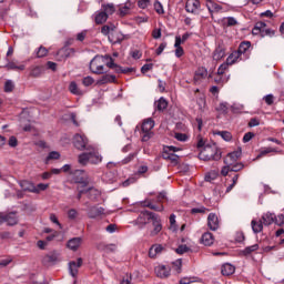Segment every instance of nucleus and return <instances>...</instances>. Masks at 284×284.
<instances>
[{"mask_svg": "<svg viewBox=\"0 0 284 284\" xmlns=\"http://www.w3.org/2000/svg\"><path fill=\"white\" fill-rule=\"evenodd\" d=\"M250 48H252V42L243 41L240 43L239 49L235 51L240 57H243L244 60L250 59Z\"/></svg>", "mask_w": 284, "mask_h": 284, "instance_id": "obj_11", "label": "nucleus"}, {"mask_svg": "<svg viewBox=\"0 0 284 284\" xmlns=\"http://www.w3.org/2000/svg\"><path fill=\"white\" fill-rule=\"evenodd\" d=\"M152 37H153L154 39H161V28H159V29H153V31H152Z\"/></svg>", "mask_w": 284, "mask_h": 284, "instance_id": "obj_64", "label": "nucleus"}, {"mask_svg": "<svg viewBox=\"0 0 284 284\" xmlns=\"http://www.w3.org/2000/svg\"><path fill=\"white\" fill-rule=\"evenodd\" d=\"M175 139H176V141L185 142V141H187V134H185V133H175Z\"/></svg>", "mask_w": 284, "mask_h": 284, "instance_id": "obj_63", "label": "nucleus"}, {"mask_svg": "<svg viewBox=\"0 0 284 284\" xmlns=\"http://www.w3.org/2000/svg\"><path fill=\"white\" fill-rule=\"evenodd\" d=\"M116 27L114 26H108V24H104L102 28H101V32L104 34V37H108V34H110V32H114V29Z\"/></svg>", "mask_w": 284, "mask_h": 284, "instance_id": "obj_46", "label": "nucleus"}, {"mask_svg": "<svg viewBox=\"0 0 284 284\" xmlns=\"http://www.w3.org/2000/svg\"><path fill=\"white\" fill-rule=\"evenodd\" d=\"M3 223H7L9 227H12L19 223V217H17V211L3 213L0 212V225H3Z\"/></svg>", "mask_w": 284, "mask_h": 284, "instance_id": "obj_4", "label": "nucleus"}, {"mask_svg": "<svg viewBox=\"0 0 284 284\" xmlns=\"http://www.w3.org/2000/svg\"><path fill=\"white\" fill-rule=\"evenodd\" d=\"M207 227L212 230V232H216L220 227L219 215L216 213H210L207 216Z\"/></svg>", "mask_w": 284, "mask_h": 284, "instance_id": "obj_14", "label": "nucleus"}, {"mask_svg": "<svg viewBox=\"0 0 284 284\" xmlns=\"http://www.w3.org/2000/svg\"><path fill=\"white\" fill-rule=\"evenodd\" d=\"M232 172V165L225 164V166L222 168L221 170V175L222 176H227Z\"/></svg>", "mask_w": 284, "mask_h": 284, "instance_id": "obj_55", "label": "nucleus"}, {"mask_svg": "<svg viewBox=\"0 0 284 284\" xmlns=\"http://www.w3.org/2000/svg\"><path fill=\"white\" fill-rule=\"evenodd\" d=\"M169 161H170V163H172V165H178L179 164V155L171 153Z\"/></svg>", "mask_w": 284, "mask_h": 284, "instance_id": "obj_61", "label": "nucleus"}, {"mask_svg": "<svg viewBox=\"0 0 284 284\" xmlns=\"http://www.w3.org/2000/svg\"><path fill=\"white\" fill-rule=\"evenodd\" d=\"M93 84H94V78L88 75L82 79V85H84V88H90V85H93Z\"/></svg>", "mask_w": 284, "mask_h": 284, "instance_id": "obj_45", "label": "nucleus"}, {"mask_svg": "<svg viewBox=\"0 0 284 284\" xmlns=\"http://www.w3.org/2000/svg\"><path fill=\"white\" fill-rule=\"evenodd\" d=\"M143 206L149 207V210H153L154 212H163L165 210L163 204H154V200L144 201Z\"/></svg>", "mask_w": 284, "mask_h": 284, "instance_id": "obj_18", "label": "nucleus"}, {"mask_svg": "<svg viewBox=\"0 0 284 284\" xmlns=\"http://www.w3.org/2000/svg\"><path fill=\"white\" fill-rule=\"evenodd\" d=\"M59 159H61V153L57 151H51L45 158L44 163L45 165H48V163H50L51 161H59Z\"/></svg>", "mask_w": 284, "mask_h": 284, "instance_id": "obj_35", "label": "nucleus"}, {"mask_svg": "<svg viewBox=\"0 0 284 284\" xmlns=\"http://www.w3.org/2000/svg\"><path fill=\"white\" fill-rule=\"evenodd\" d=\"M275 225H284V215L280 214V215H275V220H274Z\"/></svg>", "mask_w": 284, "mask_h": 284, "instance_id": "obj_60", "label": "nucleus"}, {"mask_svg": "<svg viewBox=\"0 0 284 284\" xmlns=\"http://www.w3.org/2000/svg\"><path fill=\"white\" fill-rule=\"evenodd\" d=\"M100 194L101 193L99 192V190H97L94 187L87 189V196H88V199H90V201H97V199H99Z\"/></svg>", "mask_w": 284, "mask_h": 284, "instance_id": "obj_33", "label": "nucleus"}, {"mask_svg": "<svg viewBox=\"0 0 284 284\" xmlns=\"http://www.w3.org/2000/svg\"><path fill=\"white\" fill-rule=\"evenodd\" d=\"M43 57H48V50L45 49V47L41 45L37 51V58L43 59Z\"/></svg>", "mask_w": 284, "mask_h": 284, "instance_id": "obj_48", "label": "nucleus"}, {"mask_svg": "<svg viewBox=\"0 0 284 284\" xmlns=\"http://www.w3.org/2000/svg\"><path fill=\"white\" fill-rule=\"evenodd\" d=\"M225 58V48L217 47L213 53L214 61H221V59Z\"/></svg>", "mask_w": 284, "mask_h": 284, "instance_id": "obj_32", "label": "nucleus"}, {"mask_svg": "<svg viewBox=\"0 0 284 284\" xmlns=\"http://www.w3.org/2000/svg\"><path fill=\"white\" fill-rule=\"evenodd\" d=\"M165 201H168V195H165V192H160L156 196L155 203H158V205H163Z\"/></svg>", "mask_w": 284, "mask_h": 284, "instance_id": "obj_44", "label": "nucleus"}, {"mask_svg": "<svg viewBox=\"0 0 284 284\" xmlns=\"http://www.w3.org/2000/svg\"><path fill=\"white\" fill-rule=\"evenodd\" d=\"M213 74H214V71L210 72L207 75V69L205 67H200L196 69L194 73L193 81L194 83H199L204 79H212Z\"/></svg>", "mask_w": 284, "mask_h": 284, "instance_id": "obj_8", "label": "nucleus"}, {"mask_svg": "<svg viewBox=\"0 0 284 284\" xmlns=\"http://www.w3.org/2000/svg\"><path fill=\"white\" fill-rule=\"evenodd\" d=\"M153 230L150 232V236H158L159 233L163 230V224L161 223V216L159 214H154L153 219H151Z\"/></svg>", "mask_w": 284, "mask_h": 284, "instance_id": "obj_10", "label": "nucleus"}, {"mask_svg": "<svg viewBox=\"0 0 284 284\" xmlns=\"http://www.w3.org/2000/svg\"><path fill=\"white\" fill-rule=\"evenodd\" d=\"M44 72H45V67L43 65L32 67L30 69L29 77H31L32 79H39V77H41Z\"/></svg>", "mask_w": 284, "mask_h": 284, "instance_id": "obj_20", "label": "nucleus"}, {"mask_svg": "<svg viewBox=\"0 0 284 284\" xmlns=\"http://www.w3.org/2000/svg\"><path fill=\"white\" fill-rule=\"evenodd\" d=\"M201 243L206 247L214 245V235L211 232H205L201 237Z\"/></svg>", "mask_w": 284, "mask_h": 284, "instance_id": "obj_21", "label": "nucleus"}, {"mask_svg": "<svg viewBox=\"0 0 284 284\" xmlns=\"http://www.w3.org/2000/svg\"><path fill=\"white\" fill-rule=\"evenodd\" d=\"M81 243H83V239L81 237H72L67 242V247L72 252H77L81 247Z\"/></svg>", "mask_w": 284, "mask_h": 284, "instance_id": "obj_16", "label": "nucleus"}, {"mask_svg": "<svg viewBox=\"0 0 284 284\" xmlns=\"http://www.w3.org/2000/svg\"><path fill=\"white\" fill-rule=\"evenodd\" d=\"M154 272L158 278H170L172 268H170V266L159 265L155 267Z\"/></svg>", "mask_w": 284, "mask_h": 284, "instance_id": "obj_13", "label": "nucleus"}, {"mask_svg": "<svg viewBox=\"0 0 284 284\" xmlns=\"http://www.w3.org/2000/svg\"><path fill=\"white\" fill-rule=\"evenodd\" d=\"M103 161V156L99 154V151L93 150L89 152V163H92V165H99Z\"/></svg>", "mask_w": 284, "mask_h": 284, "instance_id": "obj_19", "label": "nucleus"}, {"mask_svg": "<svg viewBox=\"0 0 284 284\" xmlns=\"http://www.w3.org/2000/svg\"><path fill=\"white\" fill-rule=\"evenodd\" d=\"M136 156V153H131L129 154L126 158H124L122 161H121V164L122 165H128V163H132V161H134V158Z\"/></svg>", "mask_w": 284, "mask_h": 284, "instance_id": "obj_50", "label": "nucleus"}, {"mask_svg": "<svg viewBox=\"0 0 284 284\" xmlns=\"http://www.w3.org/2000/svg\"><path fill=\"white\" fill-rule=\"evenodd\" d=\"M7 70H26V65L21 64V65H17L14 62H9L6 65Z\"/></svg>", "mask_w": 284, "mask_h": 284, "instance_id": "obj_43", "label": "nucleus"}, {"mask_svg": "<svg viewBox=\"0 0 284 284\" xmlns=\"http://www.w3.org/2000/svg\"><path fill=\"white\" fill-rule=\"evenodd\" d=\"M234 272H236V267H234V265H232L230 263L222 265L221 273L223 276H232V274H234Z\"/></svg>", "mask_w": 284, "mask_h": 284, "instance_id": "obj_26", "label": "nucleus"}, {"mask_svg": "<svg viewBox=\"0 0 284 284\" xmlns=\"http://www.w3.org/2000/svg\"><path fill=\"white\" fill-rule=\"evenodd\" d=\"M103 12L106 13V17H110V14H114L116 9L114 8V4H103Z\"/></svg>", "mask_w": 284, "mask_h": 284, "instance_id": "obj_40", "label": "nucleus"}, {"mask_svg": "<svg viewBox=\"0 0 284 284\" xmlns=\"http://www.w3.org/2000/svg\"><path fill=\"white\" fill-rule=\"evenodd\" d=\"M60 52H64L65 59L74 57L77 50L74 48H62Z\"/></svg>", "mask_w": 284, "mask_h": 284, "instance_id": "obj_41", "label": "nucleus"}, {"mask_svg": "<svg viewBox=\"0 0 284 284\" xmlns=\"http://www.w3.org/2000/svg\"><path fill=\"white\" fill-rule=\"evenodd\" d=\"M276 219V215L274 213H266L262 216V223L263 225H272Z\"/></svg>", "mask_w": 284, "mask_h": 284, "instance_id": "obj_31", "label": "nucleus"}, {"mask_svg": "<svg viewBox=\"0 0 284 284\" xmlns=\"http://www.w3.org/2000/svg\"><path fill=\"white\" fill-rule=\"evenodd\" d=\"M217 134L222 136L224 141H230L232 139V133L230 131H219Z\"/></svg>", "mask_w": 284, "mask_h": 284, "instance_id": "obj_52", "label": "nucleus"}, {"mask_svg": "<svg viewBox=\"0 0 284 284\" xmlns=\"http://www.w3.org/2000/svg\"><path fill=\"white\" fill-rule=\"evenodd\" d=\"M241 156V151H234L229 153L225 158H224V165H232V163H236V161H239Z\"/></svg>", "mask_w": 284, "mask_h": 284, "instance_id": "obj_17", "label": "nucleus"}, {"mask_svg": "<svg viewBox=\"0 0 284 284\" xmlns=\"http://www.w3.org/2000/svg\"><path fill=\"white\" fill-rule=\"evenodd\" d=\"M100 85H105L108 83H116V75L114 74H104L101 77V79L98 81Z\"/></svg>", "mask_w": 284, "mask_h": 284, "instance_id": "obj_23", "label": "nucleus"}, {"mask_svg": "<svg viewBox=\"0 0 284 284\" xmlns=\"http://www.w3.org/2000/svg\"><path fill=\"white\" fill-rule=\"evenodd\" d=\"M12 90H14V84L12 83L11 80H8L4 83V92H12Z\"/></svg>", "mask_w": 284, "mask_h": 284, "instance_id": "obj_56", "label": "nucleus"}, {"mask_svg": "<svg viewBox=\"0 0 284 284\" xmlns=\"http://www.w3.org/2000/svg\"><path fill=\"white\" fill-rule=\"evenodd\" d=\"M236 183H239V174H235L232 178V184L226 187V193L232 192V190H234V186L236 185Z\"/></svg>", "mask_w": 284, "mask_h": 284, "instance_id": "obj_51", "label": "nucleus"}, {"mask_svg": "<svg viewBox=\"0 0 284 284\" xmlns=\"http://www.w3.org/2000/svg\"><path fill=\"white\" fill-rule=\"evenodd\" d=\"M59 261V256L55 253L48 254L42 258L43 265H52V263H57Z\"/></svg>", "mask_w": 284, "mask_h": 284, "instance_id": "obj_29", "label": "nucleus"}, {"mask_svg": "<svg viewBox=\"0 0 284 284\" xmlns=\"http://www.w3.org/2000/svg\"><path fill=\"white\" fill-rule=\"evenodd\" d=\"M223 158V152L216 145V143L213 144H206L199 153L197 159L200 161H221Z\"/></svg>", "mask_w": 284, "mask_h": 284, "instance_id": "obj_2", "label": "nucleus"}, {"mask_svg": "<svg viewBox=\"0 0 284 284\" xmlns=\"http://www.w3.org/2000/svg\"><path fill=\"white\" fill-rule=\"evenodd\" d=\"M201 8V1L199 0H186L185 10L191 14H196V11Z\"/></svg>", "mask_w": 284, "mask_h": 284, "instance_id": "obj_15", "label": "nucleus"}, {"mask_svg": "<svg viewBox=\"0 0 284 284\" xmlns=\"http://www.w3.org/2000/svg\"><path fill=\"white\" fill-rule=\"evenodd\" d=\"M114 65V59L110 55H95L90 64L89 70L92 74H108V68Z\"/></svg>", "mask_w": 284, "mask_h": 284, "instance_id": "obj_1", "label": "nucleus"}, {"mask_svg": "<svg viewBox=\"0 0 284 284\" xmlns=\"http://www.w3.org/2000/svg\"><path fill=\"white\" fill-rule=\"evenodd\" d=\"M223 26H226V28H232L234 26H239V21L234 19V17H227L222 20Z\"/></svg>", "mask_w": 284, "mask_h": 284, "instance_id": "obj_38", "label": "nucleus"}, {"mask_svg": "<svg viewBox=\"0 0 284 284\" xmlns=\"http://www.w3.org/2000/svg\"><path fill=\"white\" fill-rule=\"evenodd\" d=\"M77 216H79V212H77L75 209L69 210V212H68V217H69L71 221H74V219H77Z\"/></svg>", "mask_w": 284, "mask_h": 284, "instance_id": "obj_57", "label": "nucleus"}, {"mask_svg": "<svg viewBox=\"0 0 284 284\" xmlns=\"http://www.w3.org/2000/svg\"><path fill=\"white\" fill-rule=\"evenodd\" d=\"M108 21V13L104 11H100L95 14V23L98 26H101L102 23H105Z\"/></svg>", "mask_w": 284, "mask_h": 284, "instance_id": "obj_36", "label": "nucleus"}, {"mask_svg": "<svg viewBox=\"0 0 284 284\" xmlns=\"http://www.w3.org/2000/svg\"><path fill=\"white\" fill-rule=\"evenodd\" d=\"M154 10L158 14H165V10H163V4H161L159 1L154 2Z\"/></svg>", "mask_w": 284, "mask_h": 284, "instance_id": "obj_53", "label": "nucleus"}, {"mask_svg": "<svg viewBox=\"0 0 284 284\" xmlns=\"http://www.w3.org/2000/svg\"><path fill=\"white\" fill-rule=\"evenodd\" d=\"M243 168H245V164L244 163H232L231 165V172H241V170H243Z\"/></svg>", "mask_w": 284, "mask_h": 284, "instance_id": "obj_47", "label": "nucleus"}, {"mask_svg": "<svg viewBox=\"0 0 284 284\" xmlns=\"http://www.w3.org/2000/svg\"><path fill=\"white\" fill-rule=\"evenodd\" d=\"M258 244H253L251 246H246L244 250L240 252V256H250L253 252H258Z\"/></svg>", "mask_w": 284, "mask_h": 284, "instance_id": "obj_27", "label": "nucleus"}, {"mask_svg": "<svg viewBox=\"0 0 284 284\" xmlns=\"http://www.w3.org/2000/svg\"><path fill=\"white\" fill-rule=\"evenodd\" d=\"M245 60L242 55H240L236 51H233L226 59V63L229 65H234V63H237V61Z\"/></svg>", "mask_w": 284, "mask_h": 284, "instance_id": "obj_25", "label": "nucleus"}, {"mask_svg": "<svg viewBox=\"0 0 284 284\" xmlns=\"http://www.w3.org/2000/svg\"><path fill=\"white\" fill-rule=\"evenodd\" d=\"M72 183H78V185H82L83 187H88V173L83 170H75L72 173Z\"/></svg>", "mask_w": 284, "mask_h": 284, "instance_id": "obj_5", "label": "nucleus"}, {"mask_svg": "<svg viewBox=\"0 0 284 284\" xmlns=\"http://www.w3.org/2000/svg\"><path fill=\"white\" fill-rule=\"evenodd\" d=\"M102 214H105V209L103 207L92 206L89 210V219H97L98 216H102Z\"/></svg>", "mask_w": 284, "mask_h": 284, "instance_id": "obj_24", "label": "nucleus"}, {"mask_svg": "<svg viewBox=\"0 0 284 284\" xmlns=\"http://www.w3.org/2000/svg\"><path fill=\"white\" fill-rule=\"evenodd\" d=\"M152 68H154L153 63H146L141 68V72L142 74H146V72H150V70H152Z\"/></svg>", "mask_w": 284, "mask_h": 284, "instance_id": "obj_58", "label": "nucleus"}, {"mask_svg": "<svg viewBox=\"0 0 284 284\" xmlns=\"http://www.w3.org/2000/svg\"><path fill=\"white\" fill-rule=\"evenodd\" d=\"M205 212H210V210L205 206L194 207L191 210V214H205Z\"/></svg>", "mask_w": 284, "mask_h": 284, "instance_id": "obj_49", "label": "nucleus"}, {"mask_svg": "<svg viewBox=\"0 0 284 284\" xmlns=\"http://www.w3.org/2000/svg\"><path fill=\"white\" fill-rule=\"evenodd\" d=\"M83 266V258L79 257L77 262H69V272L73 278L79 276V268Z\"/></svg>", "mask_w": 284, "mask_h": 284, "instance_id": "obj_12", "label": "nucleus"}, {"mask_svg": "<svg viewBox=\"0 0 284 284\" xmlns=\"http://www.w3.org/2000/svg\"><path fill=\"white\" fill-rule=\"evenodd\" d=\"M154 212L151 211H142L138 219L135 220V223L139 225L140 230L142 227H145L150 221L154 219Z\"/></svg>", "mask_w": 284, "mask_h": 284, "instance_id": "obj_7", "label": "nucleus"}, {"mask_svg": "<svg viewBox=\"0 0 284 284\" xmlns=\"http://www.w3.org/2000/svg\"><path fill=\"white\" fill-rule=\"evenodd\" d=\"M9 145L10 148H17V145H19V140H17V136L12 135L9 138Z\"/></svg>", "mask_w": 284, "mask_h": 284, "instance_id": "obj_59", "label": "nucleus"}, {"mask_svg": "<svg viewBox=\"0 0 284 284\" xmlns=\"http://www.w3.org/2000/svg\"><path fill=\"white\" fill-rule=\"evenodd\" d=\"M78 162L80 165H88V163H90V152L80 154L78 156Z\"/></svg>", "mask_w": 284, "mask_h": 284, "instance_id": "obj_39", "label": "nucleus"}, {"mask_svg": "<svg viewBox=\"0 0 284 284\" xmlns=\"http://www.w3.org/2000/svg\"><path fill=\"white\" fill-rule=\"evenodd\" d=\"M154 129V120L152 119H146L143 121L142 123V141L146 142L150 141V139H152V130Z\"/></svg>", "mask_w": 284, "mask_h": 284, "instance_id": "obj_6", "label": "nucleus"}, {"mask_svg": "<svg viewBox=\"0 0 284 284\" xmlns=\"http://www.w3.org/2000/svg\"><path fill=\"white\" fill-rule=\"evenodd\" d=\"M251 225H252V230L255 234H258V232H263V221H256V220H253L251 222Z\"/></svg>", "mask_w": 284, "mask_h": 284, "instance_id": "obj_37", "label": "nucleus"}, {"mask_svg": "<svg viewBox=\"0 0 284 284\" xmlns=\"http://www.w3.org/2000/svg\"><path fill=\"white\" fill-rule=\"evenodd\" d=\"M173 152H179V149L176 146L164 148V150L162 152V159H164V161H169V159Z\"/></svg>", "mask_w": 284, "mask_h": 284, "instance_id": "obj_30", "label": "nucleus"}, {"mask_svg": "<svg viewBox=\"0 0 284 284\" xmlns=\"http://www.w3.org/2000/svg\"><path fill=\"white\" fill-rule=\"evenodd\" d=\"M173 265L175 267V272H178V274H181L182 267H183V261L176 260L175 262H173Z\"/></svg>", "mask_w": 284, "mask_h": 284, "instance_id": "obj_54", "label": "nucleus"}, {"mask_svg": "<svg viewBox=\"0 0 284 284\" xmlns=\"http://www.w3.org/2000/svg\"><path fill=\"white\" fill-rule=\"evenodd\" d=\"M252 34H261V37H274L276 34V30L267 28V23H265L264 21H258L252 29Z\"/></svg>", "mask_w": 284, "mask_h": 284, "instance_id": "obj_3", "label": "nucleus"}, {"mask_svg": "<svg viewBox=\"0 0 284 284\" xmlns=\"http://www.w3.org/2000/svg\"><path fill=\"white\" fill-rule=\"evenodd\" d=\"M164 250H165V247H163V245L154 244L149 250V257L156 258V254H161V252H163Z\"/></svg>", "mask_w": 284, "mask_h": 284, "instance_id": "obj_22", "label": "nucleus"}, {"mask_svg": "<svg viewBox=\"0 0 284 284\" xmlns=\"http://www.w3.org/2000/svg\"><path fill=\"white\" fill-rule=\"evenodd\" d=\"M69 92L75 97H83V91L79 89V84L75 81L70 82Z\"/></svg>", "mask_w": 284, "mask_h": 284, "instance_id": "obj_28", "label": "nucleus"}, {"mask_svg": "<svg viewBox=\"0 0 284 284\" xmlns=\"http://www.w3.org/2000/svg\"><path fill=\"white\" fill-rule=\"evenodd\" d=\"M168 109V100L165 98H160L159 101L155 102V110L158 112H163V110Z\"/></svg>", "mask_w": 284, "mask_h": 284, "instance_id": "obj_34", "label": "nucleus"}, {"mask_svg": "<svg viewBox=\"0 0 284 284\" xmlns=\"http://www.w3.org/2000/svg\"><path fill=\"white\" fill-rule=\"evenodd\" d=\"M73 145L77 150H80V152H83V150H88V138L85 135L77 133L73 136Z\"/></svg>", "mask_w": 284, "mask_h": 284, "instance_id": "obj_9", "label": "nucleus"}, {"mask_svg": "<svg viewBox=\"0 0 284 284\" xmlns=\"http://www.w3.org/2000/svg\"><path fill=\"white\" fill-rule=\"evenodd\" d=\"M189 251H190V248L186 245H180L175 250L176 254H185V252H189Z\"/></svg>", "mask_w": 284, "mask_h": 284, "instance_id": "obj_62", "label": "nucleus"}, {"mask_svg": "<svg viewBox=\"0 0 284 284\" xmlns=\"http://www.w3.org/2000/svg\"><path fill=\"white\" fill-rule=\"evenodd\" d=\"M230 64L227 62L222 63L217 69V77H223L227 72Z\"/></svg>", "mask_w": 284, "mask_h": 284, "instance_id": "obj_42", "label": "nucleus"}]
</instances>
